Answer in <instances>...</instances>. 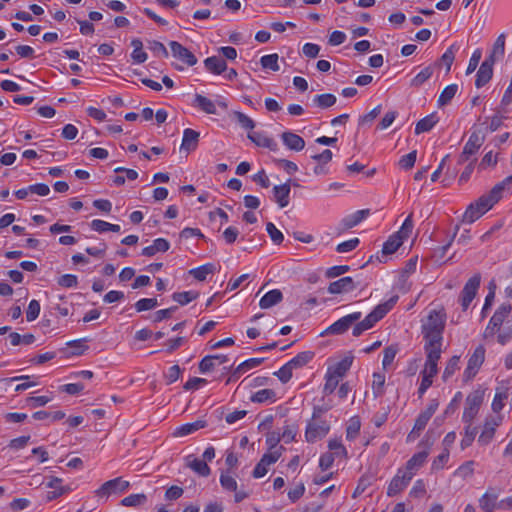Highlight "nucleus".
Here are the masks:
<instances>
[{
	"mask_svg": "<svg viewBox=\"0 0 512 512\" xmlns=\"http://www.w3.org/2000/svg\"><path fill=\"white\" fill-rule=\"evenodd\" d=\"M226 362H228V357L226 355H207L200 361L199 371L201 373H207Z\"/></svg>",
	"mask_w": 512,
	"mask_h": 512,
	"instance_id": "nucleus-15",
	"label": "nucleus"
},
{
	"mask_svg": "<svg viewBox=\"0 0 512 512\" xmlns=\"http://www.w3.org/2000/svg\"><path fill=\"white\" fill-rule=\"evenodd\" d=\"M398 296L391 297L385 303L377 305L372 312H370L362 321L355 324L353 327V336L358 337L364 331L372 328L378 321H380L395 305Z\"/></svg>",
	"mask_w": 512,
	"mask_h": 512,
	"instance_id": "nucleus-1",
	"label": "nucleus"
},
{
	"mask_svg": "<svg viewBox=\"0 0 512 512\" xmlns=\"http://www.w3.org/2000/svg\"><path fill=\"white\" fill-rule=\"evenodd\" d=\"M336 101V96L330 93L317 95L313 99L314 104L322 109L333 106Z\"/></svg>",
	"mask_w": 512,
	"mask_h": 512,
	"instance_id": "nucleus-40",
	"label": "nucleus"
},
{
	"mask_svg": "<svg viewBox=\"0 0 512 512\" xmlns=\"http://www.w3.org/2000/svg\"><path fill=\"white\" fill-rule=\"evenodd\" d=\"M438 123L436 113H432L422 118L416 123L415 134L419 135L424 132L430 131Z\"/></svg>",
	"mask_w": 512,
	"mask_h": 512,
	"instance_id": "nucleus-32",
	"label": "nucleus"
},
{
	"mask_svg": "<svg viewBox=\"0 0 512 512\" xmlns=\"http://www.w3.org/2000/svg\"><path fill=\"white\" fill-rule=\"evenodd\" d=\"M264 361V358H250L245 360L241 364H239L235 369L231 371L230 377L227 379L226 384H229L232 381L237 380L242 373H245L247 370L258 367Z\"/></svg>",
	"mask_w": 512,
	"mask_h": 512,
	"instance_id": "nucleus-16",
	"label": "nucleus"
},
{
	"mask_svg": "<svg viewBox=\"0 0 512 512\" xmlns=\"http://www.w3.org/2000/svg\"><path fill=\"white\" fill-rule=\"evenodd\" d=\"M497 499L498 495L496 493H493L490 490L486 491L479 499V506L481 510L483 512H494L496 508H499Z\"/></svg>",
	"mask_w": 512,
	"mask_h": 512,
	"instance_id": "nucleus-25",
	"label": "nucleus"
},
{
	"mask_svg": "<svg viewBox=\"0 0 512 512\" xmlns=\"http://www.w3.org/2000/svg\"><path fill=\"white\" fill-rule=\"evenodd\" d=\"M158 302L156 298H142L135 303L137 312L147 311L157 307Z\"/></svg>",
	"mask_w": 512,
	"mask_h": 512,
	"instance_id": "nucleus-50",
	"label": "nucleus"
},
{
	"mask_svg": "<svg viewBox=\"0 0 512 512\" xmlns=\"http://www.w3.org/2000/svg\"><path fill=\"white\" fill-rule=\"evenodd\" d=\"M485 359V348L483 345H479L474 350L473 354L468 360L466 370L464 371V380L469 381L475 377L479 368L483 364Z\"/></svg>",
	"mask_w": 512,
	"mask_h": 512,
	"instance_id": "nucleus-6",
	"label": "nucleus"
},
{
	"mask_svg": "<svg viewBox=\"0 0 512 512\" xmlns=\"http://www.w3.org/2000/svg\"><path fill=\"white\" fill-rule=\"evenodd\" d=\"M382 106L377 105L370 112L359 118V125L371 124L381 113Z\"/></svg>",
	"mask_w": 512,
	"mask_h": 512,
	"instance_id": "nucleus-57",
	"label": "nucleus"
},
{
	"mask_svg": "<svg viewBox=\"0 0 512 512\" xmlns=\"http://www.w3.org/2000/svg\"><path fill=\"white\" fill-rule=\"evenodd\" d=\"M430 419V417L421 412L415 421L414 427L410 432L409 437H411L414 434H416V436H419V433L426 427Z\"/></svg>",
	"mask_w": 512,
	"mask_h": 512,
	"instance_id": "nucleus-55",
	"label": "nucleus"
},
{
	"mask_svg": "<svg viewBox=\"0 0 512 512\" xmlns=\"http://www.w3.org/2000/svg\"><path fill=\"white\" fill-rule=\"evenodd\" d=\"M129 482L118 477L106 481L97 491L98 496H108L111 494L124 492L129 487Z\"/></svg>",
	"mask_w": 512,
	"mask_h": 512,
	"instance_id": "nucleus-12",
	"label": "nucleus"
},
{
	"mask_svg": "<svg viewBox=\"0 0 512 512\" xmlns=\"http://www.w3.org/2000/svg\"><path fill=\"white\" fill-rule=\"evenodd\" d=\"M484 137L476 131L472 132L468 141L466 142L461 155L459 156V164H463L474 155L483 144Z\"/></svg>",
	"mask_w": 512,
	"mask_h": 512,
	"instance_id": "nucleus-8",
	"label": "nucleus"
},
{
	"mask_svg": "<svg viewBox=\"0 0 512 512\" xmlns=\"http://www.w3.org/2000/svg\"><path fill=\"white\" fill-rule=\"evenodd\" d=\"M412 229H413V221H412V214H410L403 222L400 230L394 234L401 237V240L404 241L405 239H407L410 236Z\"/></svg>",
	"mask_w": 512,
	"mask_h": 512,
	"instance_id": "nucleus-52",
	"label": "nucleus"
},
{
	"mask_svg": "<svg viewBox=\"0 0 512 512\" xmlns=\"http://www.w3.org/2000/svg\"><path fill=\"white\" fill-rule=\"evenodd\" d=\"M474 473V461H467L462 464L455 472V474L463 479L472 476Z\"/></svg>",
	"mask_w": 512,
	"mask_h": 512,
	"instance_id": "nucleus-63",
	"label": "nucleus"
},
{
	"mask_svg": "<svg viewBox=\"0 0 512 512\" xmlns=\"http://www.w3.org/2000/svg\"><path fill=\"white\" fill-rule=\"evenodd\" d=\"M328 447L331 450L330 453H334V457H346L347 456V450L343 446V444L337 440L332 439L328 442Z\"/></svg>",
	"mask_w": 512,
	"mask_h": 512,
	"instance_id": "nucleus-54",
	"label": "nucleus"
},
{
	"mask_svg": "<svg viewBox=\"0 0 512 512\" xmlns=\"http://www.w3.org/2000/svg\"><path fill=\"white\" fill-rule=\"evenodd\" d=\"M148 49L152 51L155 56H161L167 58L169 53L163 43L152 40L148 42Z\"/></svg>",
	"mask_w": 512,
	"mask_h": 512,
	"instance_id": "nucleus-53",
	"label": "nucleus"
},
{
	"mask_svg": "<svg viewBox=\"0 0 512 512\" xmlns=\"http://www.w3.org/2000/svg\"><path fill=\"white\" fill-rule=\"evenodd\" d=\"M188 466L198 473L200 476L208 477L211 473L210 467L207 465V463L203 460L195 458L193 461H191Z\"/></svg>",
	"mask_w": 512,
	"mask_h": 512,
	"instance_id": "nucleus-45",
	"label": "nucleus"
},
{
	"mask_svg": "<svg viewBox=\"0 0 512 512\" xmlns=\"http://www.w3.org/2000/svg\"><path fill=\"white\" fill-rule=\"evenodd\" d=\"M422 334L426 341L424 345L425 353L429 354V352H434L435 354L441 355L443 332H422Z\"/></svg>",
	"mask_w": 512,
	"mask_h": 512,
	"instance_id": "nucleus-14",
	"label": "nucleus"
},
{
	"mask_svg": "<svg viewBox=\"0 0 512 512\" xmlns=\"http://www.w3.org/2000/svg\"><path fill=\"white\" fill-rule=\"evenodd\" d=\"M198 297L199 293L195 291L175 292L172 295V299L180 305H186Z\"/></svg>",
	"mask_w": 512,
	"mask_h": 512,
	"instance_id": "nucleus-42",
	"label": "nucleus"
},
{
	"mask_svg": "<svg viewBox=\"0 0 512 512\" xmlns=\"http://www.w3.org/2000/svg\"><path fill=\"white\" fill-rule=\"evenodd\" d=\"M292 371L293 368L287 362L278 371L274 372V375L278 377L282 383H287L292 378Z\"/></svg>",
	"mask_w": 512,
	"mask_h": 512,
	"instance_id": "nucleus-62",
	"label": "nucleus"
},
{
	"mask_svg": "<svg viewBox=\"0 0 512 512\" xmlns=\"http://www.w3.org/2000/svg\"><path fill=\"white\" fill-rule=\"evenodd\" d=\"M40 313V303L37 300H31L27 311H26V318L27 321L31 322L38 318Z\"/></svg>",
	"mask_w": 512,
	"mask_h": 512,
	"instance_id": "nucleus-64",
	"label": "nucleus"
},
{
	"mask_svg": "<svg viewBox=\"0 0 512 512\" xmlns=\"http://www.w3.org/2000/svg\"><path fill=\"white\" fill-rule=\"evenodd\" d=\"M362 314L361 312H354L351 314H348L336 322H334L332 325H330L321 335H340L345 333L353 323L359 321Z\"/></svg>",
	"mask_w": 512,
	"mask_h": 512,
	"instance_id": "nucleus-4",
	"label": "nucleus"
},
{
	"mask_svg": "<svg viewBox=\"0 0 512 512\" xmlns=\"http://www.w3.org/2000/svg\"><path fill=\"white\" fill-rule=\"evenodd\" d=\"M215 271L214 264L207 263L200 267L191 269L189 273L198 281H204L209 274H213Z\"/></svg>",
	"mask_w": 512,
	"mask_h": 512,
	"instance_id": "nucleus-37",
	"label": "nucleus"
},
{
	"mask_svg": "<svg viewBox=\"0 0 512 512\" xmlns=\"http://www.w3.org/2000/svg\"><path fill=\"white\" fill-rule=\"evenodd\" d=\"M321 411L319 407L314 408L312 420L306 427L305 438L310 443H314L318 439L325 437L330 430V425L327 421L318 420V415Z\"/></svg>",
	"mask_w": 512,
	"mask_h": 512,
	"instance_id": "nucleus-2",
	"label": "nucleus"
},
{
	"mask_svg": "<svg viewBox=\"0 0 512 512\" xmlns=\"http://www.w3.org/2000/svg\"><path fill=\"white\" fill-rule=\"evenodd\" d=\"M325 378L326 382L323 388V392L325 395H330L335 391L341 379L330 374L329 372L326 373Z\"/></svg>",
	"mask_w": 512,
	"mask_h": 512,
	"instance_id": "nucleus-51",
	"label": "nucleus"
},
{
	"mask_svg": "<svg viewBox=\"0 0 512 512\" xmlns=\"http://www.w3.org/2000/svg\"><path fill=\"white\" fill-rule=\"evenodd\" d=\"M356 288V283L354 282L352 277H343L339 280L331 282L328 286V292L330 294H341L354 290Z\"/></svg>",
	"mask_w": 512,
	"mask_h": 512,
	"instance_id": "nucleus-17",
	"label": "nucleus"
},
{
	"mask_svg": "<svg viewBox=\"0 0 512 512\" xmlns=\"http://www.w3.org/2000/svg\"><path fill=\"white\" fill-rule=\"evenodd\" d=\"M281 138L284 145L290 150L301 151L305 147L304 139L293 132H283Z\"/></svg>",
	"mask_w": 512,
	"mask_h": 512,
	"instance_id": "nucleus-21",
	"label": "nucleus"
},
{
	"mask_svg": "<svg viewBox=\"0 0 512 512\" xmlns=\"http://www.w3.org/2000/svg\"><path fill=\"white\" fill-rule=\"evenodd\" d=\"M276 399V393L272 389H262L257 391L251 396L253 403H264L267 401L274 402Z\"/></svg>",
	"mask_w": 512,
	"mask_h": 512,
	"instance_id": "nucleus-39",
	"label": "nucleus"
},
{
	"mask_svg": "<svg viewBox=\"0 0 512 512\" xmlns=\"http://www.w3.org/2000/svg\"><path fill=\"white\" fill-rule=\"evenodd\" d=\"M290 182L291 180L289 179L286 183L276 185L273 188L275 200L280 208H284L289 204V195L291 191Z\"/></svg>",
	"mask_w": 512,
	"mask_h": 512,
	"instance_id": "nucleus-20",
	"label": "nucleus"
},
{
	"mask_svg": "<svg viewBox=\"0 0 512 512\" xmlns=\"http://www.w3.org/2000/svg\"><path fill=\"white\" fill-rule=\"evenodd\" d=\"M205 68L215 75H220L227 70V63L218 56H211L204 60Z\"/></svg>",
	"mask_w": 512,
	"mask_h": 512,
	"instance_id": "nucleus-24",
	"label": "nucleus"
},
{
	"mask_svg": "<svg viewBox=\"0 0 512 512\" xmlns=\"http://www.w3.org/2000/svg\"><path fill=\"white\" fill-rule=\"evenodd\" d=\"M483 214L484 212H482L476 204L471 203L463 215V221L471 224L479 219Z\"/></svg>",
	"mask_w": 512,
	"mask_h": 512,
	"instance_id": "nucleus-43",
	"label": "nucleus"
},
{
	"mask_svg": "<svg viewBox=\"0 0 512 512\" xmlns=\"http://www.w3.org/2000/svg\"><path fill=\"white\" fill-rule=\"evenodd\" d=\"M502 418L500 416L497 417H489L486 419L483 431L481 432L478 443L482 446H485L491 442L494 437L496 428L500 425Z\"/></svg>",
	"mask_w": 512,
	"mask_h": 512,
	"instance_id": "nucleus-13",
	"label": "nucleus"
},
{
	"mask_svg": "<svg viewBox=\"0 0 512 512\" xmlns=\"http://www.w3.org/2000/svg\"><path fill=\"white\" fill-rule=\"evenodd\" d=\"M283 299V294L279 289H273L269 292H267L259 302V306L262 309H268L272 306L280 303Z\"/></svg>",
	"mask_w": 512,
	"mask_h": 512,
	"instance_id": "nucleus-29",
	"label": "nucleus"
},
{
	"mask_svg": "<svg viewBox=\"0 0 512 512\" xmlns=\"http://www.w3.org/2000/svg\"><path fill=\"white\" fill-rule=\"evenodd\" d=\"M512 311V306L509 303L501 304L498 309L495 311L494 315L491 317L487 327L486 333L494 334L501 325L504 323L507 316Z\"/></svg>",
	"mask_w": 512,
	"mask_h": 512,
	"instance_id": "nucleus-7",
	"label": "nucleus"
},
{
	"mask_svg": "<svg viewBox=\"0 0 512 512\" xmlns=\"http://www.w3.org/2000/svg\"><path fill=\"white\" fill-rule=\"evenodd\" d=\"M433 74V68L431 66L425 67L422 71H420L412 80H411V86L412 87H420L422 84H424Z\"/></svg>",
	"mask_w": 512,
	"mask_h": 512,
	"instance_id": "nucleus-46",
	"label": "nucleus"
},
{
	"mask_svg": "<svg viewBox=\"0 0 512 512\" xmlns=\"http://www.w3.org/2000/svg\"><path fill=\"white\" fill-rule=\"evenodd\" d=\"M278 59H279V56L276 53L264 55L261 57L260 63H261L262 68L269 69L271 71L276 72L280 69V67L278 65Z\"/></svg>",
	"mask_w": 512,
	"mask_h": 512,
	"instance_id": "nucleus-44",
	"label": "nucleus"
},
{
	"mask_svg": "<svg viewBox=\"0 0 512 512\" xmlns=\"http://www.w3.org/2000/svg\"><path fill=\"white\" fill-rule=\"evenodd\" d=\"M428 456V452L421 451L414 454L406 463L405 468H400L399 470L406 474L407 472L411 473V479L414 477L416 472L422 467L425 463L426 458Z\"/></svg>",
	"mask_w": 512,
	"mask_h": 512,
	"instance_id": "nucleus-18",
	"label": "nucleus"
},
{
	"mask_svg": "<svg viewBox=\"0 0 512 512\" xmlns=\"http://www.w3.org/2000/svg\"><path fill=\"white\" fill-rule=\"evenodd\" d=\"M458 91L457 84H450L446 86L439 95L438 98V106L443 107L450 103L453 97L456 95Z\"/></svg>",
	"mask_w": 512,
	"mask_h": 512,
	"instance_id": "nucleus-36",
	"label": "nucleus"
},
{
	"mask_svg": "<svg viewBox=\"0 0 512 512\" xmlns=\"http://www.w3.org/2000/svg\"><path fill=\"white\" fill-rule=\"evenodd\" d=\"M220 484L223 489L227 491H236L238 488V484L236 479L229 474V472H222L220 475Z\"/></svg>",
	"mask_w": 512,
	"mask_h": 512,
	"instance_id": "nucleus-47",
	"label": "nucleus"
},
{
	"mask_svg": "<svg viewBox=\"0 0 512 512\" xmlns=\"http://www.w3.org/2000/svg\"><path fill=\"white\" fill-rule=\"evenodd\" d=\"M233 117L237 121V123L246 130H252L255 127V122L246 114L240 111H234Z\"/></svg>",
	"mask_w": 512,
	"mask_h": 512,
	"instance_id": "nucleus-48",
	"label": "nucleus"
},
{
	"mask_svg": "<svg viewBox=\"0 0 512 512\" xmlns=\"http://www.w3.org/2000/svg\"><path fill=\"white\" fill-rule=\"evenodd\" d=\"M459 361H460L459 356L455 355L450 358V360L448 361V363L445 367V370L443 372L442 377L444 380H447L449 377H451L455 373V371L458 369Z\"/></svg>",
	"mask_w": 512,
	"mask_h": 512,
	"instance_id": "nucleus-60",
	"label": "nucleus"
},
{
	"mask_svg": "<svg viewBox=\"0 0 512 512\" xmlns=\"http://www.w3.org/2000/svg\"><path fill=\"white\" fill-rule=\"evenodd\" d=\"M480 282H481V275L475 274L464 285V288L461 292V297H460L461 306H462L463 310H466L469 307V305L471 304V302L473 301V299L475 298L477 291L480 287Z\"/></svg>",
	"mask_w": 512,
	"mask_h": 512,
	"instance_id": "nucleus-5",
	"label": "nucleus"
},
{
	"mask_svg": "<svg viewBox=\"0 0 512 512\" xmlns=\"http://www.w3.org/2000/svg\"><path fill=\"white\" fill-rule=\"evenodd\" d=\"M361 423L359 418H351L346 429V438L348 440L355 439L360 432Z\"/></svg>",
	"mask_w": 512,
	"mask_h": 512,
	"instance_id": "nucleus-49",
	"label": "nucleus"
},
{
	"mask_svg": "<svg viewBox=\"0 0 512 512\" xmlns=\"http://www.w3.org/2000/svg\"><path fill=\"white\" fill-rule=\"evenodd\" d=\"M445 314L432 310L422 325V332H443L445 328Z\"/></svg>",
	"mask_w": 512,
	"mask_h": 512,
	"instance_id": "nucleus-10",
	"label": "nucleus"
},
{
	"mask_svg": "<svg viewBox=\"0 0 512 512\" xmlns=\"http://www.w3.org/2000/svg\"><path fill=\"white\" fill-rule=\"evenodd\" d=\"M199 141V133L193 129L187 128L183 132L181 149L188 152L196 149Z\"/></svg>",
	"mask_w": 512,
	"mask_h": 512,
	"instance_id": "nucleus-28",
	"label": "nucleus"
},
{
	"mask_svg": "<svg viewBox=\"0 0 512 512\" xmlns=\"http://www.w3.org/2000/svg\"><path fill=\"white\" fill-rule=\"evenodd\" d=\"M440 357L441 355L435 354L434 352H429V354H426V362L424 369L421 371V375H426L433 378L438 372L437 362Z\"/></svg>",
	"mask_w": 512,
	"mask_h": 512,
	"instance_id": "nucleus-31",
	"label": "nucleus"
},
{
	"mask_svg": "<svg viewBox=\"0 0 512 512\" xmlns=\"http://www.w3.org/2000/svg\"><path fill=\"white\" fill-rule=\"evenodd\" d=\"M207 426V422L205 420H196L192 423L183 424L175 429L173 432L174 437H184L190 435L202 428Z\"/></svg>",
	"mask_w": 512,
	"mask_h": 512,
	"instance_id": "nucleus-23",
	"label": "nucleus"
},
{
	"mask_svg": "<svg viewBox=\"0 0 512 512\" xmlns=\"http://www.w3.org/2000/svg\"><path fill=\"white\" fill-rule=\"evenodd\" d=\"M416 157H417L416 150H413L410 153L402 156L401 159L399 160L400 167L403 169H406V170L411 169L415 165Z\"/></svg>",
	"mask_w": 512,
	"mask_h": 512,
	"instance_id": "nucleus-61",
	"label": "nucleus"
},
{
	"mask_svg": "<svg viewBox=\"0 0 512 512\" xmlns=\"http://www.w3.org/2000/svg\"><path fill=\"white\" fill-rule=\"evenodd\" d=\"M492 76L493 69L488 67L487 64H481L476 74L475 86L477 88L485 86L491 80Z\"/></svg>",
	"mask_w": 512,
	"mask_h": 512,
	"instance_id": "nucleus-34",
	"label": "nucleus"
},
{
	"mask_svg": "<svg viewBox=\"0 0 512 512\" xmlns=\"http://www.w3.org/2000/svg\"><path fill=\"white\" fill-rule=\"evenodd\" d=\"M353 362V356H345L341 361L328 368L330 374L342 379L350 369Z\"/></svg>",
	"mask_w": 512,
	"mask_h": 512,
	"instance_id": "nucleus-27",
	"label": "nucleus"
},
{
	"mask_svg": "<svg viewBox=\"0 0 512 512\" xmlns=\"http://www.w3.org/2000/svg\"><path fill=\"white\" fill-rule=\"evenodd\" d=\"M403 244L401 237L398 235L392 234L389 236L388 240L384 243L382 248V257H386L398 250V248Z\"/></svg>",
	"mask_w": 512,
	"mask_h": 512,
	"instance_id": "nucleus-35",
	"label": "nucleus"
},
{
	"mask_svg": "<svg viewBox=\"0 0 512 512\" xmlns=\"http://www.w3.org/2000/svg\"><path fill=\"white\" fill-rule=\"evenodd\" d=\"M266 231L269 234L271 240L279 245L283 242L284 236L280 230L276 228V226L272 222H268L266 224Z\"/></svg>",
	"mask_w": 512,
	"mask_h": 512,
	"instance_id": "nucleus-56",
	"label": "nucleus"
},
{
	"mask_svg": "<svg viewBox=\"0 0 512 512\" xmlns=\"http://www.w3.org/2000/svg\"><path fill=\"white\" fill-rule=\"evenodd\" d=\"M499 190L500 187H493L488 194L481 196L474 204L485 214L500 200Z\"/></svg>",
	"mask_w": 512,
	"mask_h": 512,
	"instance_id": "nucleus-19",
	"label": "nucleus"
},
{
	"mask_svg": "<svg viewBox=\"0 0 512 512\" xmlns=\"http://www.w3.org/2000/svg\"><path fill=\"white\" fill-rule=\"evenodd\" d=\"M193 106L199 108L201 111L207 113V114H216V104L209 98L201 95V94H195L194 100H193Z\"/></svg>",
	"mask_w": 512,
	"mask_h": 512,
	"instance_id": "nucleus-30",
	"label": "nucleus"
},
{
	"mask_svg": "<svg viewBox=\"0 0 512 512\" xmlns=\"http://www.w3.org/2000/svg\"><path fill=\"white\" fill-rule=\"evenodd\" d=\"M455 59L454 45L450 46L441 56L439 63L446 66V73H449Z\"/></svg>",
	"mask_w": 512,
	"mask_h": 512,
	"instance_id": "nucleus-59",
	"label": "nucleus"
},
{
	"mask_svg": "<svg viewBox=\"0 0 512 512\" xmlns=\"http://www.w3.org/2000/svg\"><path fill=\"white\" fill-rule=\"evenodd\" d=\"M147 502V496L141 494H131L121 500V504L126 507H136L144 505Z\"/></svg>",
	"mask_w": 512,
	"mask_h": 512,
	"instance_id": "nucleus-41",
	"label": "nucleus"
},
{
	"mask_svg": "<svg viewBox=\"0 0 512 512\" xmlns=\"http://www.w3.org/2000/svg\"><path fill=\"white\" fill-rule=\"evenodd\" d=\"M62 480L58 477H51L47 486L53 490L48 492L47 499L52 501L68 491V488L61 486Z\"/></svg>",
	"mask_w": 512,
	"mask_h": 512,
	"instance_id": "nucleus-33",
	"label": "nucleus"
},
{
	"mask_svg": "<svg viewBox=\"0 0 512 512\" xmlns=\"http://www.w3.org/2000/svg\"><path fill=\"white\" fill-rule=\"evenodd\" d=\"M385 384V376L380 373L373 374L372 389L376 397L383 394V386Z\"/></svg>",
	"mask_w": 512,
	"mask_h": 512,
	"instance_id": "nucleus-58",
	"label": "nucleus"
},
{
	"mask_svg": "<svg viewBox=\"0 0 512 512\" xmlns=\"http://www.w3.org/2000/svg\"><path fill=\"white\" fill-rule=\"evenodd\" d=\"M248 138L259 147H265L271 151L278 150L277 142L273 138H270L260 132L249 133Z\"/></svg>",
	"mask_w": 512,
	"mask_h": 512,
	"instance_id": "nucleus-22",
	"label": "nucleus"
},
{
	"mask_svg": "<svg viewBox=\"0 0 512 512\" xmlns=\"http://www.w3.org/2000/svg\"><path fill=\"white\" fill-rule=\"evenodd\" d=\"M370 214L369 209L358 210L353 214L347 215L341 221L344 230L351 229L358 225Z\"/></svg>",
	"mask_w": 512,
	"mask_h": 512,
	"instance_id": "nucleus-26",
	"label": "nucleus"
},
{
	"mask_svg": "<svg viewBox=\"0 0 512 512\" xmlns=\"http://www.w3.org/2000/svg\"><path fill=\"white\" fill-rule=\"evenodd\" d=\"M169 46L171 48L172 55L175 58H177L178 60L187 64L188 66L196 65V63H197L196 56L191 51H189L186 47H184L182 44H180L177 41H171L169 43Z\"/></svg>",
	"mask_w": 512,
	"mask_h": 512,
	"instance_id": "nucleus-11",
	"label": "nucleus"
},
{
	"mask_svg": "<svg viewBox=\"0 0 512 512\" xmlns=\"http://www.w3.org/2000/svg\"><path fill=\"white\" fill-rule=\"evenodd\" d=\"M314 353L311 351H304L297 354L294 358L288 361L289 365L294 369L305 366L310 360H312Z\"/></svg>",
	"mask_w": 512,
	"mask_h": 512,
	"instance_id": "nucleus-38",
	"label": "nucleus"
},
{
	"mask_svg": "<svg viewBox=\"0 0 512 512\" xmlns=\"http://www.w3.org/2000/svg\"><path fill=\"white\" fill-rule=\"evenodd\" d=\"M411 480L412 479L410 472L404 474L398 469L396 475L392 478L387 487V495L389 497H394L398 495L408 486Z\"/></svg>",
	"mask_w": 512,
	"mask_h": 512,
	"instance_id": "nucleus-9",
	"label": "nucleus"
},
{
	"mask_svg": "<svg viewBox=\"0 0 512 512\" xmlns=\"http://www.w3.org/2000/svg\"><path fill=\"white\" fill-rule=\"evenodd\" d=\"M484 400V390L477 389L472 391L466 398L465 409L463 412V422L471 424L477 416Z\"/></svg>",
	"mask_w": 512,
	"mask_h": 512,
	"instance_id": "nucleus-3",
	"label": "nucleus"
}]
</instances>
